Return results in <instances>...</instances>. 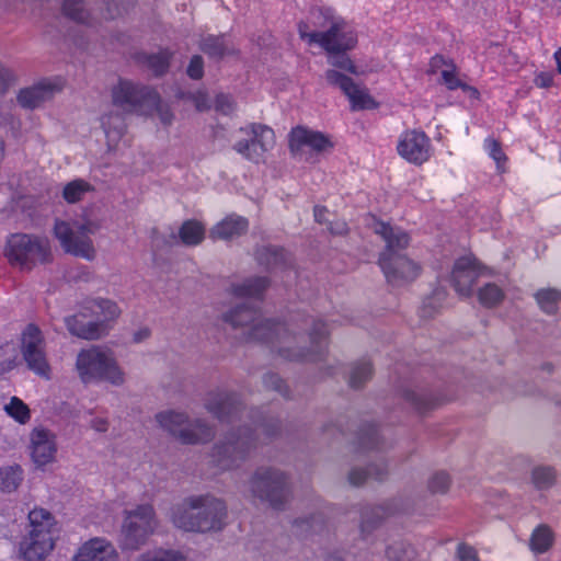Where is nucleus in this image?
Wrapping results in <instances>:
<instances>
[{
	"instance_id": "nucleus-1",
	"label": "nucleus",
	"mask_w": 561,
	"mask_h": 561,
	"mask_svg": "<svg viewBox=\"0 0 561 561\" xmlns=\"http://www.w3.org/2000/svg\"><path fill=\"white\" fill-rule=\"evenodd\" d=\"M224 320L236 328L250 324V334L253 339L268 341H273L275 339L279 341L283 344L279 346V352L284 357L289 359L311 358L312 354L319 353L324 347L328 336V329L325 324L321 321L314 322L312 329L308 333L310 351L305 353L300 348H294L293 344L297 343V339L291 336L283 324L275 323L271 320H263L256 311L250 308L241 307L231 310L224 314Z\"/></svg>"
},
{
	"instance_id": "nucleus-2",
	"label": "nucleus",
	"mask_w": 561,
	"mask_h": 561,
	"mask_svg": "<svg viewBox=\"0 0 561 561\" xmlns=\"http://www.w3.org/2000/svg\"><path fill=\"white\" fill-rule=\"evenodd\" d=\"M227 517L225 503L210 495L184 497L169 512L170 523L179 530L194 534L215 533L222 529Z\"/></svg>"
},
{
	"instance_id": "nucleus-3",
	"label": "nucleus",
	"mask_w": 561,
	"mask_h": 561,
	"mask_svg": "<svg viewBox=\"0 0 561 561\" xmlns=\"http://www.w3.org/2000/svg\"><path fill=\"white\" fill-rule=\"evenodd\" d=\"M373 230L386 242V249L380 254L379 264L388 282L400 285L415 279L421 271L420 265L400 253L409 245L410 238L408 233L383 221H375Z\"/></svg>"
},
{
	"instance_id": "nucleus-4",
	"label": "nucleus",
	"mask_w": 561,
	"mask_h": 561,
	"mask_svg": "<svg viewBox=\"0 0 561 561\" xmlns=\"http://www.w3.org/2000/svg\"><path fill=\"white\" fill-rule=\"evenodd\" d=\"M73 369L84 386L103 381L114 387H122L127 381V373L115 352L102 345L80 350L76 356Z\"/></svg>"
},
{
	"instance_id": "nucleus-5",
	"label": "nucleus",
	"mask_w": 561,
	"mask_h": 561,
	"mask_svg": "<svg viewBox=\"0 0 561 561\" xmlns=\"http://www.w3.org/2000/svg\"><path fill=\"white\" fill-rule=\"evenodd\" d=\"M159 519L149 503L125 508L119 527V545L123 550L136 551L145 546L157 531Z\"/></svg>"
},
{
	"instance_id": "nucleus-6",
	"label": "nucleus",
	"mask_w": 561,
	"mask_h": 561,
	"mask_svg": "<svg viewBox=\"0 0 561 561\" xmlns=\"http://www.w3.org/2000/svg\"><path fill=\"white\" fill-rule=\"evenodd\" d=\"M100 227V221L90 216L71 221L56 220L54 234L65 252L91 261L96 251L89 236L96 233Z\"/></svg>"
},
{
	"instance_id": "nucleus-7",
	"label": "nucleus",
	"mask_w": 561,
	"mask_h": 561,
	"mask_svg": "<svg viewBox=\"0 0 561 561\" xmlns=\"http://www.w3.org/2000/svg\"><path fill=\"white\" fill-rule=\"evenodd\" d=\"M4 255L11 264L30 268L37 263H45L49 260L50 245L45 238L15 233L8 239Z\"/></svg>"
},
{
	"instance_id": "nucleus-8",
	"label": "nucleus",
	"mask_w": 561,
	"mask_h": 561,
	"mask_svg": "<svg viewBox=\"0 0 561 561\" xmlns=\"http://www.w3.org/2000/svg\"><path fill=\"white\" fill-rule=\"evenodd\" d=\"M237 137L233 144L234 151L254 163L262 162L265 153L275 146L274 130L263 124L253 123L241 127L237 131Z\"/></svg>"
},
{
	"instance_id": "nucleus-9",
	"label": "nucleus",
	"mask_w": 561,
	"mask_h": 561,
	"mask_svg": "<svg viewBox=\"0 0 561 561\" xmlns=\"http://www.w3.org/2000/svg\"><path fill=\"white\" fill-rule=\"evenodd\" d=\"M159 425L175 436L184 444H197L209 440L213 437V428L205 422L188 421V416L179 411H163L156 416Z\"/></svg>"
},
{
	"instance_id": "nucleus-10",
	"label": "nucleus",
	"mask_w": 561,
	"mask_h": 561,
	"mask_svg": "<svg viewBox=\"0 0 561 561\" xmlns=\"http://www.w3.org/2000/svg\"><path fill=\"white\" fill-rule=\"evenodd\" d=\"M334 147L332 139L318 130L298 126L289 134V150L297 160L314 163L318 156L330 152Z\"/></svg>"
},
{
	"instance_id": "nucleus-11",
	"label": "nucleus",
	"mask_w": 561,
	"mask_h": 561,
	"mask_svg": "<svg viewBox=\"0 0 561 561\" xmlns=\"http://www.w3.org/2000/svg\"><path fill=\"white\" fill-rule=\"evenodd\" d=\"M286 476L273 468L259 469L249 481L248 492L252 497L277 507L286 499Z\"/></svg>"
},
{
	"instance_id": "nucleus-12",
	"label": "nucleus",
	"mask_w": 561,
	"mask_h": 561,
	"mask_svg": "<svg viewBox=\"0 0 561 561\" xmlns=\"http://www.w3.org/2000/svg\"><path fill=\"white\" fill-rule=\"evenodd\" d=\"M112 103L124 113L151 114L147 103L157 102V92L128 80H119L113 85Z\"/></svg>"
},
{
	"instance_id": "nucleus-13",
	"label": "nucleus",
	"mask_w": 561,
	"mask_h": 561,
	"mask_svg": "<svg viewBox=\"0 0 561 561\" xmlns=\"http://www.w3.org/2000/svg\"><path fill=\"white\" fill-rule=\"evenodd\" d=\"M21 352L30 370L45 380L51 378V367L45 351V339L37 327L30 324L23 331Z\"/></svg>"
},
{
	"instance_id": "nucleus-14",
	"label": "nucleus",
	"mask_w": 561,
	"mask_h": 561,
	"mask_svg": "<svg viewBox=\"0 0 561 561\" xmlns=\"http://www.w3.org/2000/svg\"><path fill=\"white\" fill-rule=\"evenodd\" d=\"M302 37L319 44L328 53H342L352 49L357 43L355 32L342 18H333L327 32H313Z\"/></svg>"
},
{
	"instance_id": "nucleus-15",
	"label": "nucleus",
	"mask_w": 561,
	"mask_h": 561,
	"mask_svg": "<svg viewBox=\"0 0 561 561\" xmlns=\"http://www.w3.org/2000/svg\"><path fill=\"white\" fill-rule=\"evenodd\" d=\"M28 453L36 469L46 470L57 461V437L50 430L38 425L28 434Z\"/></svg>"
},
{
	"instance_id": "nucleus-16",
	"label": "nucleus",
	"mask_w": 561,
	"mask_h": 561,
	"mask_svg": "<svg viewBox=\"0 0 561 561\" xmlns=\"http://www.w3.org/2000/svg\"><path fill=\"white\" fill-rule=\"evenodd\" d=\"M397 151L409 163L421 165L432 156L431 139L422 130H405L399 137Z\"/></svg>"
},
{
	"instance_id": "nucleus-17",
	"label": "nucleus",
	"mask_w": 561,
	"mask_h": 561,
	"mask_svg": "<svg viewBox=\"0 0 561 561\" xmlns=\"http://www.w3.org/2000/svg\"><path fill=\"white\" fill-rule=\"evenodd\" d=\"M325 80L329 84L339 87L347 96L353 111L374 110L378 103L365 87L355 83L351 78L340 71L328 70Z\"/></svg>"
},
{
	"instance_id": "nucleus-18",
	"label": "nucleus",
	"mask_w": 561,
	"mask_h": 561,
	"mask_svg": "<svg viewBox=\"0 0 561 561\" xmlns=\"http://www.w3.org/2000/svg\"><path fill=\"white\" fill-rule=\"evenodd\" d=\"M60 89L61 85L58 82L44 79L20 89L16 93V102L23 108L34 110L49 101Z\"/></svg>"
},
{
	"instance_id": "nucleus-19",
	"label": "nucleus",
	"mask_w": 561,
	"mask_h": 561,
	"mask_svg": "<svg viewBox=\"0 0 561 561\" xmlns=\"http://www.w3.org/2000/svg\"><path fill=\"white\" fill-rule=\"evenodd\" d=\"M71 561H119V553L108 539L93 537L80 545Z\"/></svg>"
},
{
	"instance_id": "nucleus-20",
	"label": "nucleus",
	"mask_w": 561,
	"mask_h": 561,
	"mask_svg": "<svg viewBox=\"0 0 561 561\" xmlns=\"http://www.w3.org/2000/svg\"><path fill=\"white\" fill-rule=\"evenodd\" d=\"M482 273L483 271L476 259L463 256L457 260L451 273V280L456 291L465 297L470 296L474 283Z\"/></svg>"
},
{
	"instance_id": "nucleus-21",
	"label": "nucleus",
	"mask_w": 561,
	"mask_h": 561,
	"mask_svg": "<svg viewBox=\"0 0 561 561\" xmlns=\"http://www.w3.org/2000/svg\"><path fill=\"white\" fill-rule=\"evenodd\" d=\"M57 538L24 534L18 545V556L23 561H44L55 550Z\"/></svg>"
},
{
	"instance_id": "nucleus-22",
	"label": "nucleus",
	"mask_w": 561,
	"mask_h": 561,
	"mask_svg": "<svg viewBox=\"0 0 561 561\" xmlns=\"http://www.w3.org/2000/svg\"><path fill=\"white\" fill-rule=\"evenodd\" d=\"M84 309L94 318L93 325H102V336H104L112 324L121 317L122 309L114 300L107 298H96L87 302Z\"/></svg>"
},
{
	"instance_id": "nucleus-23",
	"label": "nucleus",
	"mask_w": 561,
	"mask_h": 561,
	"mask_svg": "<svg viewBox=\"0 0 561 561\" xmlns=\"http://www.w3.org/2000/svg\"><path fill=\"white\" fill-rule=\"evenodd\" d=\"M25 534L58 537L57 519L50 511L35 506L27 513Z\"/></svg>"
},
{
	"instance_id": "nucleus-24",
	"label": "nucleus",
	"mask_w": 561,
	"mask_h": 561,
	"mask_svg": "<svg viewBox=\"0 0 561 561\" xmlns=\"http://www.w3.org/2000/svg\"><path fill=\"white\" fill-rule=\"evenodd\" d=\"M101 126L110 150L117 148L126 131V123L123 113L114 110L105 112L101 117Z\"/></svg>"
},
{
	"instance_id": "nucleus-25",
	"label": "nucleus",
	"mask_w": 561,
	"mask_h": 561,
	"mask_svg": "<svg viewBox=\"0 0 561 561\" xmlns=\"http://www.w3.org/2000/svg\"><path fill=\"white\" fill-rule=\"evenodd\" d=\"M249 227L247 218L231 214L217 222L209 232L211 239L230 240L243 234Z\"/></svg>"
},
{
	"instance_id": "nucleus-26",
	"label": "nucleus",
	"mask_w": 561,
	"mask_h": 561,
	"mask_svg": "<svg viewBox=\"0 0 561 561\" xmlns=\"http://www.w3.org/2000/svg\"><path fill=\"white\" fill-rule=\"evenodd\" d=\"M205 408L218 419H224L237 409V400L227 392H211L205 400Z\"/></svg>"
},
{
	"instance_id": "nucleus-27",
	"label": "nucleus",
	"mask_w": 561,
	"mask_h": 561,
	"mask_svg": "<svg viewBox=\"0 0 561 561\" xmlns=\"http://www.w3.org/2000/svg\"><path fill=\"white\" fill-rule=\"evenodd\" d=\"M268 280L265 277H252L231 285V294L239 299L260 298L263 291L268 287Z\"/></svg>"
},
{
	"instance_id": "nucleus-28",
	"label": "nucleus",
	"mask_w": 561,
	"mask_h": 561,
	"mask_svg": "<svg viewBox=\"0 0 561 561\" xmlns=\"http://www.w3.org/2000/svg\"><path fill=\"white\" fill-rule=\"evenodd\" d=\"M84 314H77L66 319L67 329L71 334L85 340L102 337V325H93L91 321H84Z\"/></svg>"
},
{
	"instance_id": "nucleus-29",
	"label": "nucleus",
	"mask_w": 561,
	"mask_h": 561,
	"mask_svg": "<svg viewBox=\"0 0 561 561\" xmlns=\"http://www.w3.org/2000/svg\"><path fill=\"white\" fill-rule=\"evenodd\" d=\"M388 473L387 465L383 461L373 463L368 470L353 468L348 473V481L353 485H360L367 479L382 480Z\"/></svg>"
},
{
	"instance_id": "nucleus-30",
	"label": "nucleus",
	"mask_w": 561,
	"mask_h": 561,
	"mask_svg": "<svg viewBox=\"0 0 561 561\" xmlns=\"http://www.w3.org/2000/svg\"><path fill=\"white\" fill-rule=\"evenodd\" d=\"M554 535L551 528L547 525H539L531 533L529 548L536 554L545 553L552 547Z\"/></svg>"
},
{
	"instance_id": "nucleus-31",
	"label": "nucleus",
	"mask_w": 561,
	"mask_h": 561,
	"mask_svg": "<svg viewBox=\"0 0 561 561\" xmlns=\"http://www.w3.org/2000/svg\"><path fill=\"white\" fill-rule=\"evenodd\" d=\"M5 414L20 425H26L31 421V409L19 397H11L3 405Z\"/></svg>"
},
{
	"instance_id": "nucleus-32",
	"label": "nucleus",
	"mask_w": 561,
	"mask_h": 561,
	"mask_svg": "<svg viewBox=\"0 0 561 561\" xmlns=\"http://www.w3.org/2000/svg\"><path fill=\"white\" fill-rule=\"evenodd\" d=\"M23 480V470L20 466L0 467V491L12 493L18 490Z\"/></svg>"
},
{
	"instance_id": "nucleus-33",
	"label": "nucleus",
	"mask_w": 561,
	"mask_h": 561,
	"mask_svg": "<svg viewBox=\"0 0 561 561\" xmlns=\"http://www.w3.org/2000/svg\"><path fill=\"white\" fill-rule=\"evenodd\" d=\"M92 191L93 186L89 182L76 179L64 185L61 195L68 204H75L82 201Z\"/></svg>"
},
{
	"instance_id": "nucleus-34",
	"label": "nucleus",
	"mask_w": 561,
	"mask_h": 561,
	"mask_svg": "<svg viewBox=\"0 0 561 561\" xmlns=\"http://www.w3.org/2000/svg\"><path fill=\"white\" fill-rule=\"evenodd\" d=\"M181 241L186 245H197L205 237V227L196 220L185 221L179 231Z\"/></svg>"
},
{
	"instance_id": "nucleus-35",
	"label": "nucleus",
	"mask_w": 561,
	"mask_h": 561,
	"mask_svg": "<svg viewBox=\"0 0 561 561\" xmlns=\"http://www.w3.org/2000/svg\"><path fill=\"white\" fill-rule=\"evenodd\" d=\"M530 481L537 490H548L556 482V472L550 467L538 466L531 470Z\"/></svg>"
},
{
	"instance_id": "nucleus-36",
	"label": "nucleus",
	"mask_w": 561,
	"mask_h": 561,
	"mask_svg": "<svg viewBox=\"0 0 561 561\" xmlns=\"http://www.w3.org/2000/svg\"><path fill=\"white\" fill-rule=\"evenodd\" d=\"M135 561H186V557L174 549H154L138 556Z\"/></svg>"
},
{
	"instance_id": "nucleus-37",
	"label": "nucleus",
	"mask_w": 561,
	"mask_h": 561,
	"mask_svg": "<svg viewBox=\"0 0 561 561\" xmlns=\"http://www.w3.org/2000/svg\"><path fill=\"white\" fill-rule=\"evenodd\" d=\"M18 356V347L13 342L0 345V376L8 374L15 367Z\"/></svg>"
},
{
	"instance_id": "nucleus-38",
	"label": "nucleus",
	"mask_w": 561,
	"mask_h": 561,
	"mask_svg": "<svg viewBox=\"0 0 561 561\" xmlns=\"http://www.w3.org/2000/svg\"><path fill=\"white\" fill-rule=\"evenodd\" d=\"M203 50L211 57H222L234 51L226 37H209L204 42Z\"/></svg>"
},
{
	"instance_id": "nucleus-39",
	"label": "nucleus",
	"mask_w": 561,
	"mask_h": 561,
	"mask_svg": "<svg viewBox=\"0 0 561 561\" xmlns=\"http://www.w3.org/2000/svg\"><path fill=\"white\" fill-rule=\"evenodd\" d=\"M535 298L539 307L547 313H554L557 311L558 302L561 298V293L556 289H540L535 294Z\"/></svg>"
},
{
	"instance_id": "nucleus-40",
	"label": "nucleus",
	"mask_w": 561,
	"mask_h": 561,
	"mask_svg": "<svg viewBox=\"0 0 561 561\" xmlns=\"http://www.w3.org/2000/svg\"><path fill=\"white\" fill-rule=\"evenodd\" d=\"M451 485V478L446 471H436L427 480V490L432 494H445Z\"/></svg>"
},
{
	"instance_id": "nucleus-41",
	"label": "nucleus",
	"mask_w": 561,
	"mask_h": 561,
	"mask_svg": "<svg viewBox=\"0 0 561 561\" xmlns=\"http://www.w3.org/2000/svg\"><path fill=\"white\" fill-rule=\"evenodd\" d=\"M479 301L485 307H493L504 298L503 290L495 284H488L478 293Z\"/></svg>"
},
{
	"instance_id": "nucleus-42",
	"label": "nucleus",
	"mask_w": 561,
	"mask_h": 561,
	"mask_svg": "<svg viewBox=\"0 0 561 561\" xmlns=\"http://www.w3.org/2000/svg\"><path fill=\"white\" fill-rule=\"evenodd\" d=\"M64 12L66 15L80 23H88L89 12L82 0H65Z\"/></svg>"
},
{
	"instance_id": "nucleus-43",
	"label": "nucleus",
	"mask_w": 561,
	"mask_h": 561,
	"mask_svg": "<svg viewBox=\"0 0 561 561\" xmlns=\"http://www.w3.org/2000/svg\"><path fill=\"white\" fill-rule=\"evenodd\" d=\"M371 366L369 363L364 362L357 365H354L350 373V385L353 388L360 387L364 382H366L371 377Z\"/></svg>"
},
{
	"instance_id": "nucleus-44",
	"label": "nucleus",
	"mask_w": 561,
	"mask_h": 561,
	"mask_svg": "<svg viewBox=\"0 0 561 561\" xmlns=\"http://www.w3.org/2000/svg\"><path fill=\"white\" fill-rule=\"evenodd\" d=\"M147 106L150 110L151 114H142L144 116H152L157 114L161 124H163L164 126H169L172 124L174 115L171 112L170 107L161 102L160 96L158 94L157 102L147 103Z\"/></svg>"
},
{
	"instance_id": "nucleus-45",
	"label": "nucleus",
	"mask_w": 561,
	"mask_h": 561,
	"mask_svg": "<svg viewBox=\"0 0 561 561\" xmlns=\"http://www.w3.org/2000/svg\"><path fill=\"white\" fill-rule=\"evenodd\" d=\"M328 62L332 67L331 70H343L350 73H357L356 67L348 56L341 53H328Z\"/></svg>"
},
{
	"instance_id": "nucleus-46",
	"label": "nucleus",
	"mask_w": 561,
	"mask_h": 561,
	"mask_svg": "<svg viewBox=\"0 0 561 561\" xmlns=\"http://www.w3.org/2000/svg\"><path fill=\"white\" fill-rule=\"evenodd\" d=\"M16 80L18 77L14 71L0 60V95L14 85Z\"/></svg>"
},
{
	"instance_id": "nucleus-47",
	"label": "nucleus",
	"mask_w": 561,
	"mask_h": 561,
	"mask_svg": "<svg viewBox=\"0 0 561 561\" xmlns=\"http://www.w3.org/2000/svg\"><path fill=\"white\" fill-rule=\"evenodd\" d=\"M248 446V439L237 438L233 442L227 443L218 449V455L222 457H231L233 455H242Z\"/></svg>"
},
{
	"instance_id": "nucleus-48",
	"label": "nucleus",
	"mask_w": 561,
	"mask_h": 561,
	"mask_svg": "<svg viewBox=\"0 0 561 561\" xmlns=\"http://www.w3.org/2000/svg\"><path fill=\"white\" fill-rule=\"evenodd\" d=\"M170 54L168 51H161L158 55H153L149 58V66L156 75H162L169 67Z\"/></svg>"
},
{
	"instance_id": "nucleus-49",
	"label": "nucleus",
	"mask_w": 561,
	"mask_h": 561,
	"mask_svg": "<svg viewBox=\"0 0 561 561\" xmlns=\"http://www.w3.org/2000/svg\"><path fill=\"white\" fill-rule=\"evenodd\" d=\"M442 80L449 90H455L462 85L461 80L456 76L455 68L451 65H447L446 68L442 70Z\"/></svg>"
},
{
	"instance_id": "nucleus-50",
	"label": "nucleus",
	"mask_w": 561,
	"mask_h": 561,
	"mask_svg": "<svg viewBox=\"0 0 561 561\" xmlns=\"http://www.w3.org/2000/svg\"><path fill=\"white\" fill-rule=\"evenodd\" d=\"M484 147L489 154L497 162V164L505 160V156L500 145L493 138L485 139Z\"/></svg>"
},
{
	"instance_id": "nucleus-51",
	"label": "nucleus",
	"mask_w": 561,
	"mask_h": 561,
	"mask_svg": "<svg viewBox=\"0 0 561 561\" xmlns=\"http://www.w3.org/2000/svg\"><path fill=\"white\" fill-rule=\"evenodd\" d=\"M215 107L217 111H219L224 114H229L233 111L234 103H233V100L229 95L219 94L216 98Z\"/></svg>"
},
{
	"instance_id": "nucleus-52",
	"label": "nucleus",
	"mask_w": 561,
	"mask_h": 561,
	"mask_svg": "<svg viewBox=\"0 0 561 561\" xmlns=\"http://www.w3.org/2000/svg\"><path fill=\"white\" fill-rule=\"evenodd\" d=\"M187 75L192 79H201L203 77V60L199 56H194L187 68Z\"/></svg>"
},
{
	"instance_id": "nucleus-53",
	"label": "nucleus",
	"mask_w": 561,
	"mask_h": 561,
	"mask_svg": "<svg viewBox=\"0 0 561 561\" xmlns=\"http://www.w3.org/2000/svg\"><path fill=\"white\" fill-rule=\"evenodd\" d=\"M457 559L458 561H479L474 549L466 545L458 546Z\"/></svg>"
},
{
	"instance_id": "nucleus-54",
	"label": "nucleus",
	"mask_w": 561,
	"mask_h": 561,
	"mask_svg": "<svg viewBox=\"0 0 561 561\" xmlns=\"http://www.w3.org/2000/svg\"><path fill=\"white\" fill-rule=\"evenodd\" d=\"M191 100L193 101L197 111H206L209 108V102L206 93L203 91H197L191 95Z\"/></svg>"
},
{
	"instance_id": "nucleus-55",
	"label": "nucleus",
	"mask_w": 561,
	"mask_h": 561,
	"mask_svg": "<svg viewBox=\"0 0 561 561\" xmlns=\"http://www.w3.org/2000/svg\"><path fill=\"white\" fill-rule=\"evenodd\" d=\"M553 83V75L551 72H540L535 77V84L538 88L546 89Z\"/></svg>"
},
{
	"instance_id": "nucleus-56",
	"label": "nucleus",
	"mask_w": 561,
	"mask_h": 561,
	"mask_svg": "<svg viewBox=\"0 0 561 561\" xmlns=\"http://www.w3.org/2000/svg\"><path fill=\"white\" fill-rule=\"evenodd\" d=\"M91 426L96 432H106L108 428V423L106 420H104L102 417H96V419L92 420Z\"/></svg>"
},
{
	"instance_id": "nucleus-57",
	"label": "nucleus",
	"mask_w": 561,
	"mask_h": 561,
	"mask_svg": "<svg viewBox=\"0 0 561 561\" xmlns=\"http://www.w3.org/2000/svg\"><path fill=\"white\" fill-rule=\"evenodd\" d=\"M330 230L336 234H343L347 231V225L345 221H336L330 225Z\"/></svg>"
},
{
	"instance_id": "nucleus-58",
	"label": "nucleus",
	"mask_w": 561,
	"mask_h": 561,
	"mask_svg": "<svg viewBox=\"0 0 561 561\" xmlns=\"http://www.w3.org/2000/svg\"><path fill=\"white\" fill-rule=\"evenodd\" d=\"M461 89L463 90V92L470 98V99H473V100H477L479 99V91L471 87V85H468L466 83H462L461 85Z\"/></svg>"
},
{
	"instance_id": "nucleus-59",
	"label": "nucleus",
	"mask_w": 561,
	"mask_h": 561,
	"mask_svg": "<svg viewBox=\"0 0 561 561\" xmlns=\"http://www.w3.org/2000/svg\"><path fill=\"white\" fill-rule=\"evenodd\" d=\"M150 336V330L147 329V328H144V329H140L138 330L135 334H134V340L136 342H141L146 339H148Z\"/></svg>"
},
{
	"instance_id": "nucleus-60",
	"label": "nucleus",
	"mask_w": 561,
	"mask_h": 561,
	"mask_svg": "<svg viewBox=\"0 0 561 561\" xmlns=\"http://www.w3.org/2000/svg\"><path fill=\"white\" fill-rule=\"evenodd\" d=\"M409 400L415 405L416 409L422 410L424 408L423 405V397L417 393H411L409 397Z\"/></svg>"
},
{
	"instance_id": "nucleus-61",
	"label": "nucleus",
	"mask_w": 561,
	"mask_h": 561,
	"mask_svg": "<svg viewBox=\"0 0 561 561\" xmlns=\"http://www.w3.org/2000/svg\"><path fill=\"white\" fill-rule=\"evenodd\" d=\"M325 214H327L325 208H322V207H316L314 208V217H316L317 221H319V222L324 221L325 220Z\"/></svg>"
},
{
	"instance_id": "nucleus-62",
	"label": "nucleus",
	"mask_w": 561,
	"mask_h": 561,
	"mask_svg": "<svg viewBox=\"0 0 561 561\" xmlns=\"http://www.w3.org/2000/svg\"><path fill=\"white\" fill-rule=\"evenodd\" d=\"M554 59L558 66V71L561 73V48L554 53Z\"/></svg>"
},
{
	"instance_id": "nucleus-63",
	"label": "nucleus",
	"mask_w": 561,
	"mask_h": 561,
	"mask_svg": "<svg viewBox=\"0 0 561 561\" xmlns=\"http://www.w3.org/2000/svg\"><path fill=\"white\" fill-rule=\"evenodd\" d=\"M440 64H444V60H443V58H442V57L436 56V57H434V58L432 59V65H433L434 67H438Z\"/></svg>"
},
{
	"instance_id": "nucleus-64",
	"label": "nucleus",
	"mask_w": 561,
	"mask_h": 561,
	"mask_svg": "<svg viewBox=\"0 0 561 561\" xmlns=\"http://www.w3.org/2000/svg\"><path fill=\"white\" fill-rule=\"evenodd\" d=\"M4 157V142L2 140V138H0V161L3 159Z\"/></svg>"
}]
</instances>
